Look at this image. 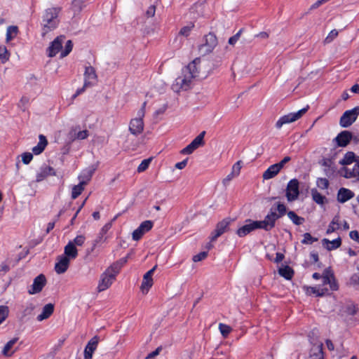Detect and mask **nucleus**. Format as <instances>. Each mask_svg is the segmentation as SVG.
<instances>
[{
  "mask_svg": "<svg viewBox=\"0 0 359 359\" xmlns=\"http://www.w3.org/2000/svg\"><path fill=\"white\" fill-rule=\"evenodd\" d=\"M200 62V58H196L182 69V75L176 79L177 85L182 89H189L192 79L200 76L198 68Z\"/></svg>",
  "mask_w": 359,
  "mask_h": 359,
  "instance_id": "f257e3e1",
  "label": "nucleus"
},
{
  "mask_svg": "<svg viewBox=\"0 0 359 359\" xmlns=\"http://www.w3.org/2000/svg\"><path fill=\"white\" fill-rule=\"evenodd\" d=\"M60 12V7H53L45 10L42 16V36L54 30L59 24L58 15Z\"/></svg>",
  "mask_w": 359,
  "mask_h": 359,
  "instance_id": "f03ea898",
  "label": "nucleus"
},
{
  "mask_svg": "<svg viewBox=\"0 0 359 359\" xmlns=\"http://www.w3.org/2000/svg\"><path fill=\"white\" fill-rule=\"evenodd\" d=\"M286 210L285 205L280 202L276 204V208L274 206L271 208L269 212L262 220L263 224L269 231L275 227L276 222L286 214Z\"/></svg>",
  "mask_w": 359,
  "mask_h": 359,
  "instance_id": "7ed1b4c3",
  "label": "nucleus"
},
{
  "mask_svg": "<svg viewBox=\"0 0 359 359\" xmlns=\"http://www.w3.org/2000/svg\"><path fill=\"white\" fill-rule=\"evenodd\" d=\"M119 267L117 265H112L108 268L100 277L97 285L98 292H102L109 288L116 279V275L118 273Z\"/></svg>",
  "mask_w": 359,
  "mask_h": 359,
  "instance_id": "20e7f679",
  "label": "nucleus"
},
{
  "mask_svg": "<svg viewBox=\"0 0 359 359\" xmlns=\"http://www.w3.org/2000/svg\"><path fill=\"white\" fill-rule=\"evenodd\" d=\"M146 105L147 102H143L141 108L137 111V117L132 118L129 123V131L135 136L140 135L144 130L143 118L145 115Z\"/></svg>",
  "mask_w": 359,
  "mask_h": 359,
  "instance_id": "39448f33",
  "label": "nucleus"
},
{
  "mask_svg": "<svg viewBox=\"0 0 359 359\" xmlns=\"http://www.w3.org/2000/svg\"><path fill=\"white\" fill-rule=\"evenodd\" d=\"M309 107L307 106L297 112L290 113L281 116L276 123V128L280 129L283 125L293 123L299 119L307 111Z\"/></svg>",
  "mask_w": 359,
  "mask_h": 359,
  "instance_id": "423d86ee",
  "label": "nucleus"
},
{
  "mask_svg": "<svg viewBox=\"0 0 359 359\" xmlns=\"http://www.w3.org/2000/svg\"><path fill=\"white\" fill-rule=\"evenodd\" d=\"M233 222L230 217H226L219 222L215 227V229L211 233L210 236V241L215 242L217 239L224 233L229 230V225Z\"/></svg>",
  "mask_w": 359,
  "mask_h": 359,
  "instance_id": "0eeeda50",
  "label": "nucleus"
},
{
  "mask_svg": "<svg viewBox=\"0 0 359 359\" xmlns=\"http://www.w3.org/2000/svg\"><path fill=\"white\" fill-rule=\"evenodd\" d=\"M359 115V106L346 111L340 118L339 123L343 128H348L353 123Z\"/></svg>",
  "mask_w": 359,
  "mask_h": 359,
  "instance_id": "6e6552de",
  "label": "nucleus"
},
{
  "mask_svg": "<svg viewBox=\"0 0 359 359\" xmlns=\"http://www.w3.org/2000/svg\"><path fill=\"white\" fill-rule=\"evenodd\" d=\"M299 195V183L297 179L289 181L285 189V196L288 202H292L298 198Z\"/></svg>",
  "mask_w": 359,
  "mask_h": 359,
  "instance_id": "1a4fd4ad",
  "label": "nucleus"
},
{
  "mask_svg": "<svg viewBox=\"0 0 359 359\" xmlns=\"http://www.w3.org/2000/svg\"><path fill=\"white\" fill-rule=\"evenodd\" d=\"M205 135V131H202L197 137H196L192 142L189 144L186 147H184L181 153L182 154H192L196 149L203 146L204 144V137Z\"/></svg>",
  "mask_w": 359,
  "mask_h": 359,
  "instance_id": "9d476101",
  "label": "nucleus"
},
{
  "mask_svg": "<svg viewBox=\"0 0 359 359\" xmlns=\"http://www.w3.org/2000/svg\"><path fill=\"white\" fill-rule=\"evenodd\" d=\"M205 43L200 46L199 50L203 54H208L211 53L216 47L217 45V39L213 33H209L205 36Z\"/></svg>",
  "mask_w": 359,
  "mask_h": 359,
  "instance_id": "9b49d317",
  "label": "nucleus"
},
{
  "mask_svg": "<svg viewBox=\"0 0 359 359\" xmlns=\"http://www.w3.org/2000/svg\"><path fill=\"white\" fill-rule=\"evenodd\" d=\"M84 87H90L94 86L97 80V76L95 69L92 66H86L84 72Z\"/></svg>",
  "mask_w": 359,
  "mask_h": 359,
  "instance_id": "f8f14e48",
  "label": "nucleus"
},
{
  "mask_svg": "<svg viewBox=\"0 0 359 359\" xmlns=\"http://www.w3.org/2000/svg\"><path fill=\"white\" fill-rule=\"evenodd\" d=\"M46 279L43 274L37 276L33 281L32 285L28 290V292L30 294H34L40 292L43 287L46 285Z\"/></svg>",
  "mask_w": 359,
  "mask_h": 359,
  "instance_id": "ddd939ff",
  "label": "nucleus"
},
{
  "mask_svg": "<svg viewBox=\"0 0 359 359\" xmlns=\"http://www.w3.org/2000/svg\"><path fill=\"white\" fill-rule=\"evenodd\" d=\"M153 226V222L150 220H146L140 224L137 229L133 232V239L134 241L140 240L142 236L149 231Z\"/></svg>",
  "mask_w": 359,
  "mask_h": 359,
  "instance_id": "4468645a",
  "label": "nucleus"
},
{
  "mask_svg": "<svg viewBox=\"0 0 359 359\" xmlns=\"http://www.w3.org/2000/svg\"><path fill=\"white\" fill-rule=\"evenodd\" d=\"M157 266H154L151 269L148 271L143 276V280L141 285V290L143 293H147L149 290L153 285L152 276L156 269Z\"/></svg>",
  "mask_w": 359,
  "mask_h": 359,
  "instance_id": "2eb2a0df",
  "label": "nucleus"
},
{
  "mask_svg": "<svg viewBox=\"0 0 359 359\" xmlns=\"http://www.w3.org/2000/svg\"><path fill=\"white\" fill-rule=\"evenodd\" d=\"M65 39V36H60L54 39L51 43L50 46L47 49L48 56L53 57L62 49V42Z\"/></svg>",
  "mask_w": 359,
  "mask_h": 359,
  "instance_id": "dca6fc26",
  "label": "nucleus"
},
{
  "mask_svg": "<svg viewBox=\"0 0 359 359\" xmlns=\"http://www.w3.org/2000/svg\"><path fill=\"white\" fill-rule=\"evenodd\" d=\"M55 175L56 172L53 168L44 164L41 166L39 171L37 172L36 175V181L39 182L45 180L48 176H55Z\"/></svg>",
  "mask_w": 359,
  "mask_h": 359,
  "instance_id": "f3484780",
  "label": "nucleus"
},
{
  "mask_svg": "<svg viewBox=\"0 0 359 359\" xmlns=\"http://www.w3.org/2000/svg\"><path fill=\"white\" fill-rule=\"evenodd\" d=\"M98 163L95 164H93L86 169L83 170L79 176V179L81 180V182H83L84 184H86L88 182H89L94 174L95 171L97 169Z\"/></svg>",
  "mask_w": 359,
  "mask_h": 359,
  "instance_id": "a211bd4d",
  "label": "nucleus"
},
{
  "mask_svg": "<svg viewBox=\"0 0 359 359\" xmlns=\"http://www.w3.org/2000/svg\"><path fill=\"white\" fill-rule=\"evenodd\" d=\"M352 140V133L348 130H344L339 133L334 139L337 146L341 147H346Z\"/></svg>",
  "mask_w": 359,
  "mask_h": 359,
  "instance_id": "6ab92c4d",
  "label": "nucleus"
},
{
  "mask_svg": "<svg viewBox=\"0 0 359 359\" xmlns=\"http://www.w3.org/2000/svg\"><path fill=\"white\" fill-rule=\"evenodd\" d=\"M341 175L345 178L359 179V161L356 162L352 168L345 167L341 170Z\"/></svg>",
  "mask_w": 359,
  "mask_h": 359,
  "instance_id": "aec40b11",
  "label": "nucleus"
},
{
  "mask_svg": "<svg viewBox=\"0 0 359 359\" xmlns=\"http://www.w3.org/2000/svg\"><path fill=\"white\" fill-rule=\"evenodd\" d=\"M99 337L95 336L87 344L84 349V359H92L93 353L97 348Z\"/></svg>",
  "mask_w": 359,
  "mask_h": 359,
  "instance_id": "412c9836",
  "label": "nucleus"
},
{
  "mask_svg": "<svg viewBox=\"0 0 359 359\" xmlns=\"http://www.w3.org/2000/svg\"><path fill=\"white\" fill-rule=\"evenodd\" d=\"M69 265V259L63 255L59 257L58 262L55 265V270L57 273L61 274L65 273Z\"/></svg>",
  "mask_w": 359,
  "mask_h": 359,
  "instance_id": "4be33fe9",
  "label": "nucleus"
},
{
  "mask_svg": "<svg viewBox=\"0 0 359 359\" xmlns=\"http://www.w3.org/2000/svg\"><path fill=\"white\" fill-rule=\"evenodd\" d=\"M354 196V193L350 189L346 188H340L337 194V201L344 203Z\"/></svg>",
  "mask_w": 359,
  "mask_h": 359,
  "instance_id": "5701e85b",
  "label": "nucleus"
},
{
  "mask_svg": "<svg viewBox=\"0 0 359 359\" xmlns=\"http://www.w3.org/2000/svg\"><path fill=\"white\" fill-rule=\"evenodd\" d=\"M18 337H15L10 341H8L6 345L4 346L3 350H2V354L3 355L6 357H10L17 350V348L13 349V346L16 344V342L18 341Z\"/></svg>",
  "mask_w": 359,
  "mask_h": 359,
  "instance_id": "b1692460",
  "label": "nucleus"
},
{
  "mask_svg": "<svg viewBox=\"0 0 359 359\" xmlns=\"http://www.w3.org/2000/svg\"><path fill=\"white\" fill-rule=\"evenodd\" d=\"M39 141L37 145L32 148V152L35 155H39L41 154L44 151L46 147L48 144L47 139L43 135H39Z\"/></svg>",
  "mask_w": 359,
  "mask_h": 359,
  "instance_id": "393cba45",
  "label": "nucleus"
},
{
  "mask_svg": "<svg viewBox=\"0 0 359 359\" xmlns=\"http://www.w3.org/2000/svg\"><path fill=\"white\" fill-rule=\"evenodd\" d=\"M54 311V305L53 304H46L42 309V312L39 314L36 319L38 321H42L45 319L48 318Z\"/></svg>",
  "mask_w": 359,
  "mask_h": 359,
  "instance_id": "a878e982",
  "label": "nucleus"
},
{
  "mask_svg": "<svg viewBox=\"0 0 359 359\" xmlns=\"http://www.w3.org/2000/svg\"><path fill=\"white\" fill-rule=\"evenodd\" d=\"M65 257L70 259H75L78 255V250L74 245V243L70 241L65 247Z\"/></svg>",
  "mask_w": 359,
  "mask_h": 359,
  "instance_id": "bb28decb",
  "label": "nucleus"
},
{
  "mask_svg": "<svg viewBox=\"0 0 359 359\" xmlns=\"http://www.w3.org/2000/svg\"><path fill=\"white\" fill-rule=\"evenodd\" d=\"M323 245L327 248V250H333L340 247L341 245V238H337L333 241H330L327 238H323L322 240Z\"/></svg>",
  "mask_w": 359,
  "mask_h": 359,
  "instance_id": "cd10ccee",
  "label": "nucleus"
},
{
  "mask_svg": "<svg viewBox=\"0 0 359 359\" xmlns=\"http://www.w3.org/2000/svg\"><path fill=\"white\" fill-rule=\"evenodd\" d=\"M280 171V169L278 166L275 163L270 165L263 173L264 180H270L276 176L278 172Z\"/></svg>",
  "mask_w": 359,
  "mask_h": 359,
  "instance_id": "c85d7f7f",
  "label": "nucleus"
},
{
  "mask_svg": "<svg viewBox=\"0 0 359 359\" xmlns=\"http://www.w3.org/2000/svg\"><path fill=\"white\" fill-rule=\"evenodd\" d=\"M245 222L246 224L245 225L242 226L236 231V234L241 238L247 236L254 231L251 224V219H247Z\"/></svg>",
  "mask_w": 359,
  "mask_h": 359,
  "instance_id": "c756f323",
  "label": "nucleus"
},
{
  "mask_svg": "<svg viewBox=\"0 0 359 359\" xmlns=\"http://www.w3.org/2000/svg\"><path fill=\"white\" fill-rule=\"evenodd\" d=\"M323 346V344L320 343L312 348L310 355L311 359H324Z\"/></svg>",
  "mask_w": 359,
  "mask_h": 359,
  "instance_id": "7c9ffc66",
  "label": "nucleus"
},
{
  "mask_svg": "<svg viewBox=\"0 0 359 359\" xmlns=\"http://www.w3.org/2000/svg\"><path fill=\"white\" fill-rule=\"evenodd\" d=\"M111 227V223L109 222L107 223L100 230L98 236L95 240L94 246H95L97 243L103 242L106 240V238H104V235L107 233V231L110 229Z\"/></svg>",
  "mask_w": 359,
  "mask_h": 359,
  "instance_id": "2f4dec72",
  "label": "nucleus"
},
{
  "mask_svg": "<svg viewBox=\"0 0 359 359\" xmlns=\"http://www.w3.org/2000/svg\"><path fill=\"white\" fill-rule=\"evenodd\" d=\"M279 274L287 280H290L294 275V271L289 266L281 267L278 270Z\"/></svg>",
  "mask_w": 359,
  "mask_h": 359,
  "instance_id": "473e14b6",
  "label": "nucleus"
},
{
  "mask_svg": "<svg viewBox=\"0 0 359 359\" xmlns=\"http://www.w3.org/2000/svg\"><path fill=\"white\" fill-rule=\"evenodd\" d=\"M339 228V218L338 216H335L332 222L330 223L328 228L326 231L327 234H330L331 233L334 232Z\"/></svg>",
  "mask_w": 359,
  "mask_h": 359,
  "instance_id": "72a5a7b5",
  "label": "nucleus"
},
{
  "mask_svg": "<svg viewBox=\"0 0 359 359\" xmlns=\"http://www.w3.org/2000/svg\"><path fill=\"white\" fill-rule=\"evenodd\" d=\"M355 157V156L353 152H346L344 158L339 161V163L343 165H350L354 161Z\"/></svg>",
  "mask_w": 359,
  "mask_h": 359,
  "instance_id": "f704fd0d",
  "label": "nucleus"
},
{
  "mask_svg": "<svg viewBox=\"0 0 359 359\" xmlns=\"http://www.w3.org/2000/svg\"><path fill=\"white\" fill-rule=\"evenodd\" d=\"M18 28L17 26H9L6 30V41L8 42L13 39L18 34Z\"/></svg>",
  "mask_w": 359,
  "mask_h": 359,
  "instance_id": "c9c22d12",
  "label": "nucleus"
},
{
  "mask_svg": "<svg viewBox=\"0 0 359 359\" xmlns=\"http://www.w3.org/2000/svg\"><path fill=\"white\" fill-rule=\"evenodd\" d=\"M288 217L296 225H300L304 222V218L298 216L294 211L286 212Z\"/></svg>",
  "mask_w": 359,
  "mask_h": 359,
  "instance_id": "e433bc0d",
  "label": "nucleus"
},
{
  "mask_svg": "<svg viewBox=\"0 0 359 359\" xmlns=\"http://www.w3.org/2000/svg\"><path fill=\"white\" fill-rule=\"evenodd\" d=\"M84 185L83 182H80L79 184L73 187L72 191V198L73 199L76 198L82 193L84 189Z\"/></svg>",
  "mask_w": 359,
  "mask_h": 359,
  "instance_id": "4c0bfd02",
  "label": "nucleus"
},
{
  "mask_svg": "<svg viewBox=\"0 0 359 359\" xmlns=\"http://www.w3.org/2000/svg\"><path fill=\"white\" fill-rule=\"evenodd\" d=\"M333 275L334 273L330 268L325 269L322 274L323 284L328 285L330 279L333 278Z\"/></svg>",
  "mask_w": 359,
  "mask_h": 359,
  "instance_id": "58836bf2",
  "label": "nucleus"
},
{
  "mask_svg": "<svg viewBox=\"0 0 359 359\" xmlns=\"http://www.w3.org/2000/svg\"><path fill=\"white\" fill-rule=\"evenodd\" d=\"M85 0H73L72 1V9L76 13H79L81 11L83 8L85 6L84 5Z\"/></svg>",
  "mask_w": 359,
  "mask_h": 359,
  "instance_id": "ea45409f",
  "label": "nucleus"
},
{
  "mask_svg": "<svg viewBox=\"0 0 359 359\" xmlns=\"http://www.w3.org/2000/svg\"><path fill=\"white\" fill-rule=\"evenodd\" d=\"M312 198L313 200L318 204H323L325 201L326 200L325 196H323L321 194L318 192L317 191H312Z\"/></svg>",
  "mask_w": 359,
  "mask_h": 359,
  "instance_id": "a19ab883",
  "label": "nucleus"
},
{
  "mask_svg": "<svg viewBox=\"0 0 359 359\" xmlns=\"http://www.w3.org/2000/svg\"><path fill=\"white\" fill-rule=\"evenodd\" d=\"M10 53L5 46H0V60L3 63L8 60Z\"/></svg>",
  "mask_w": 359,
  "mask_h": 359,
  "instance_id": "79ce46f5",
  "label": "nucleus"
},
{
  "mask_svg": "<svg viewBox=\"0 0 359 359\" xmlns=\"http://www.w3.org/2000/svg\"><path fill=\"white\" fill-rule=\"evenodd\" d=\"M151 159H152L151 158L144 159L141 162V163L139 165V166L137 167V172H142L145 171L148 168V167L151 161Z\"/></svg>",
  "mask_w": 359,
  "mask_h": 359,
  "instance_id": "37998d69",
  "label": "nucleus"
},
{
  "mask_svg": "<svg viewBox=\"0 0 359 359\" xmlns=\"http://www.w3.org/2000/svg\"><path fill=\"white\" fill-rule=\"evenodd\" d=\"M73 47V43L71 40H68L66 42L64 50H62L60 57H66L69 54V53L72 51Z\"/></svg>",
  "mask_w": 359,
  "mask_h": 359,
  "instance_id": "c03bdc74",
  "label": "nucleus"
},
{
  "mask_svg": "<svg viewBox=\"0 0 359 359\" xmlns=\"http://www.w3.org/2000/svg\"><path fill=\"white\" fill-rule=\"evenodd\" d=\"M193 27L194 25L192 23H190V25L187 26L183 27L179 32V35L187 37L188 36H189Z\"/></svg>",
  "mask_w": 359,
  "mask_h": 359,
  "instance_id": "a18cd8bd",
  "label": "nucleus"
},
{
  "mask_svg": "<svg viewBox=\"0 0 359 359\" xmlns=\"http://www.w3.org/2000/svg\"><path fill=\"white\" fill-rule=\"evenodd\" d=\"M219 329L224 337H226L231 331V328L230 326L223 323H219Z\"/></svg>",
  "mask_w": 359,
  "mask_h": 359,
  "instance_id": "49530a36",
  "label": "nucleus"
},
{
  "mask_svg": "<svg viewBox=\"0 0 359 359\" xmlns=\"http://www.w3.org/2000/svg\"><path fill=\"white\" fill-rule=\"evenodd\" d=\"M317 241H318V239L316 238H313V236H311V235L309 233H305L304 234V238L302 241V243L303 244L310 245V244H312L313 242H316Z\"/></svg>",
  "mask_w": 359,
  "mask_h": 359,
  "instance_id": "de8ad7c7",
  "label": "nucleus"
},
{
  "mask_svg": "<svg viewBox=\"0 0 359 359\" xmlns=\"http://www.w3.org/2000/svg\"><path fill=\"white\" fill-rule=\"evenodd\" d=\"M8 315V308L6 306H0V324L5 320Z\"/></svg>",
  "mask_w": 359,
  "mask_h": 359,
  "instance_id": "09e8293b",
  "label": "nucleus"
},
{
  "mask_svg": "<svg viewBox=\"0 0 359 359\" xmlns=\"http://www.w3.org/2000/svg\"><path fill=\"white\" fill-rule=\"evenodd\" d=\"M317 185L320 189H325L329 187V181L326 178H318Z\"/></svg>",
  "mask_w": 359,
  "mask_h": 359,
  "instance_id": "8fccbe9b",
  "label": "nucleus"
},
{
  "mask_svg": "<svg viewBox=\"0 0 359 359\" xmlns=\"http://www.w3.org/2000/svg\"><path fill=\"white\" fill-rule=\"evenodd\" d=\"M251 224H252L254 231L256 229H261L265 230L266 231H269L268 229L265 227L264 224H263L262 220V221H253L251 219Z\"/></svg>",
  "mask_w": 359,
  "mask_h": 359,
  "instance_id": "3c124183",
  "label": "nucleus"
},
{
  "mask_svg": "<svg viewBox=\"0 0 359 359\" xmlns=\"http://www.w3.org/2000/svg\"><path fill=\"white\" fill-rule=\"evenodd\" d=\"M337 35H338V31L336 29H332L329 33L327 36L325 38V43H329L332 42L337 36Z\"/></svg>",
  "mask_w": 359,
  "mask_h": 359,
  "instance_id": "603ef678",
  "label": "nucleus"
},
{
  "mask_svg": "<svg viewBox=\"0 0 359 359\" xmlns=\"http://www.w3.org/2000/svg\"><path fill=\"white\" fill-rule=\"evenodd\" d=\"M243 29H241L235 35H233V36L230 37L229 39L228 43L230 45H232V46L236 44V43L238 41V39H239V38L241 36V34L243 32Z\"/></svg>",
  "mask_w": 359,
  "mask_h": 359,
  "instance_id": "864d4df0",
  "label": "nucleus"
},
{
  "mask_svg": "<svg viewBox=\"0 0 359 359\" xmlns=\"http://www.w3.org/2000/svg\"><path fill=\"white\" fill-rule=\"evenodd\" d=\"M33 158V154L29 152H25L22 155V161L25 164H29Z\"/></svg>",
  "mask_w": 359,
  "mask_h": 359,
  "instance_id": "5fc2aeb1",
  "label": "nucleus"
},
{
  "mask_svg": "<svg viewBox=\"0 0 359 359\" xmlns=\"http://www.w3.org/2000/svg\"><path fill=\"white\" fill-rule=\"evenodd\" d=\"M208 256L207 252H201L198 253V255H196L193 257V261L194 262H200L203 259H204Z\"/></svg>",
  "mask_w": 359,
  "mask_h": 359,
  "instance_id": "6e6d98bb",
  "label": "nucleus"
},
{
  "mask_svg": "<svg viewBox=\"0 0 359 359\" xmlns=\"http://www.w3.org/2000/svg\"><path fill=\"white\" fill-rule=\"evenodd\" d=\"M85 240H86V238L83 236L79 235V236H77L74 239V241L72 242L74 243L75 246L76 245L81 246L84 243Z\"/></svg>",
  "mask_w": 359,
  "mask_h": 359,
  "instance_id": "4d7b16f0",
  "label": "nucleus"
},
{
  "mask_svg": "<svg viewBox=\"0 0 359 359\" xmlns=\"http://www.w3.org/2000/svg\"><path fill=\"white\" fill-rule=\"evenodd\" d=\"M328 285H330V287L331 290L336 291V290H338L339 286H338V284L337 283V280H336L335 277H334V275H333V278H332L330 279V283H328Z\"/></svg>",
  "mask_w": 359,
  "mask_h": 359,
  "instance_id": "13d9d810",
  "label": "nucleus"
},
{
  "mask_svg": "<svg viewBox=\"0 0 359 359\" xmlns=\"http://www.w3.org/2000/svg\"><path fill=\"white\" fill-rule=\"evenodd\" d=\"M350 283L353 286H359V275L354 273L350 278Z\"/></svg>",
  "mask_w": 359,
  "mask_h": 359,
  "instance_id": "bf43d9fd",
  "label": "nucleus"
},
{
  "mask_svg": "<svg viewBox=\"0 0 359 359\" xmlns=\"http://www.w3.org/2000/svg\"><path fill=\"white\" fill-rule=\"evenodd\" d=\"M156 13V6L152 5L150 6L147 11H146V15L147 18H151L154 17Z\"/></svg>",
  "mask_w": 359,
  "mask_h": 359,
  "instance_id": "052dcab7",
  "label": "nucleus"
},
{
  "mask_svg": "<svg viewBox=\"0 0 359 359\" xmlns=\"http://www.w3.org/2000/svg\"><path fill=\"white\" fill-rule=\"evenodd\" d=\"M161 350H162V348L161 346L158 347L155 351L149 353L147 355V356L146 357V359H153L154 358H155L160 353Z\"/></svg>",
  "mask_w": 359,
  "mask_h": 359,
  "instance_id": "680f3d73",
  "label": "nucleus"
},
{
  "mask_svg": "<svg viewBox=\"0 0 359 359\" xmlns=\"http://www.w3.org/2000/svg\"><path fill=\"white\" fill-rule=\"evenodd\" d=\"M236 175L233 172H231L224 180H223V184L224 186H226L231 180H232L233 178H234Z\"/></svg>",
  "mask_w": 359,
  "mask_h": 359,
  "instance_id": "e2e57ef3",
  "label": "nucleus"
},
{
  "mask_svg": "<svg viewBox=\"0 0 359 359\" xmlns=\"http://www.w3.org/2000/svg\"><path fill=\"white\" fill-rule=\"evenodd\" d=\"M291 160L290 156L284 157L279 163H276L278 168L281 170L284 165Z\"/></svg>",
  "mask_w": 359,
  "mask_h": 359,
  "instance_id": "0e129e2a",
  "label": "nucleus"
},
{
  "mask_svg": "<svg viewBox=\"0 0 359 359\" xmlns=\"http://www.w3.org/2000/svg\"><path fill=\"white\" fill-rule=\"evenodd\" d=\"M241 168V161H238L233 165L232 172H233L235 175L238 176L240 173Z\"/></svg>",
  "mask_w": 359,
  "mask_h": 359,
  "instance_id": "69168bd1",
  "label": "nucleus"
},
{
  "mask_svg": "<svg viewBox=\"0 0 359 359\" xmlns=\"http://www.w3.org/2000/svg\"><path fill=\"white\" fill-rule=\"evenodd\" d=\"M349 236L351 239L355 241L356 242H358L359 243V233L358 231H356V230L351 231L349 233Z\"/></svg>",
  "mask_w": 359,
  "mask_h": 359,
  "instance_id": "338daca9",
  "label": "nucleus"
},
{
  "mask_svg": "<svg viewBox=\"0 0 359 359\" xmlns=\"http://www.w3.org/2000/svg\"><path fill=\"white\" fill-rule=\"evenodd\" d=\"M88 136V132L86 130L79 131L76 135V137L79 140H84V139L87 138Z\"/></svg>",
  "mask_w": 359,
  "mask_h": 359,
  "instance_id": "774afa93",
  "label": "nucleus"
}]
</instances>
